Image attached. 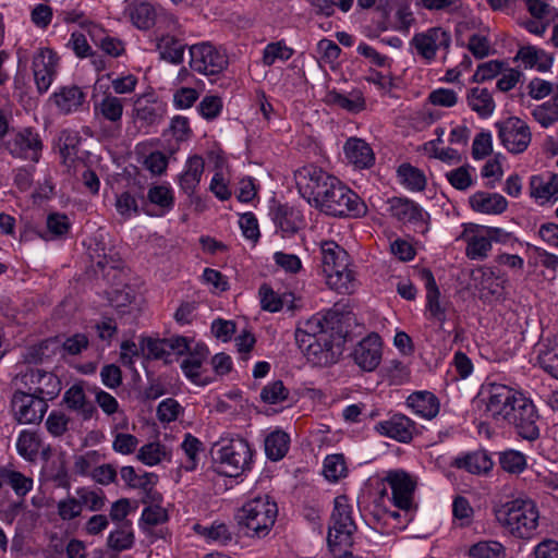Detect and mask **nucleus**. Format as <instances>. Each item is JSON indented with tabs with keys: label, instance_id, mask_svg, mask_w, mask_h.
I'll list each match as a JSON object with an SVG mask.
<instances>
[{
	"label": "nucleus",
	"instance_id": "nucleus-1",
	"mask_svg": "<svg viewBox=\"0 0 558 558\" xmlns=\"http://www.w3.org/2000/svg\"><path fill=\"white\" fill-rule=\"evenodd\" d=\"M278 515V506L269 496L246 501L235 513L239 532L247 537L263 538L269 534Z\"/></svg>",
	"mask_w": 558,
	"mask_h": 558
},
{
	"label": "nucleus",
	"instance_id": "nucleus-2",
	"mask_svg": "<svg viewBox=\"0 0 558 558\" xmlns=\"http://www.w3.org/2000/svg\"><path fill=\"white\" fill-rule=\"evenodd\" d=\"M495 517L510 535L529 539L536 533L539 513L533 500L517 498L496 509Z\"/></svg>",
	"mask_w": 558,
	"mask_h": 558
},
{
	"label": "nucleus",
	"instance_id": "nucleus-3",
	"mask_svg": "<svg viewBox=\"0 0 558 558\" xmlns=\"http://www.w3.org/2000/svg\"><path fill=\"white\" fill-rule=\"evenodd\" d=\"M356 524L352 518V506L344 495L335 498L327 542L338 558H354L349 548L353 545Z\"/></svg>",
	"mask_w": 558,
	"mask_h": 558
},
{
	"label": "nucleus",
	"instance_id": "nucleus-4",
	"mask_svg": "<svg viewBox=\"0 0 558 558\" xmlns=\"http://www.w3.org/2000/svg\"><path fill=\"white\" fill-rule=\"evenodd\" d=\"M214 459V470L219 475L238 477L253 465L254 449L243 437L221 439Z\"/></svg>",
	"mask_w": 558,
	"mask_h": 558
},
{
	"label": "nucleus",
	"instance_id": "nucleus-5",
	"mask_svg": "<svg viewBox=\"0 0 558 558\" xmlns=\"http://www.w3.org/2000/svg\"><path fill=\"white\" fill-rule=\"evenodd\" d=\"M323 270L327 284L339 293H352L356 281L354 272L349 269V255L333 241L322 243Z\"/></svg>",
	"mask_w": 558,
	"mask_h": 558
},
{
	"label": "nucleus",
	"instance_id": "nucleus-6",
	"mask_svg": "<svg viewBox=\"0 0 558 558\" xmlns=\"http://www.w3.org/2000/svg\"><path fill=\"white\" fill-rule=\"evenodd\" d=\"M313 207L332 217H361L367 210L362 198L338 178Z\"/></svg>",
	"mask_w": 558,
	"mask_h": 558
},
{
	"label": "nucleus",
	"instance_id": "nucleus-7",
	"mask_svg": "<svg viewBox=\"0 0 558 558\" xmlns=\"http://www.w3.org/2000/svg\"><path fill=\"white\" fill-rule=\"evenodd\" d=\"M294 180L300 195L313 207L327 193L337 177L308 163L294 171Z\"/></svg>",
	"mask_w": 558,
	"mask_h": 558
},
{
	"label": "nucleus",
	"instance_id": "nucleus-8",
	"mask_svg": "<svg viewBox=\"0 0 558 558\" xmlns=\"http://www.w3.org/2000/svg\"><path fill=\"white\" fill-rule=\"evenodd\" d=\"M352 316H306L298 323V330L308 339L318 338L323 333L333 335L338 340L353 339Z\"/></svg>",
	"mask_w": 558,
	"mask_h": 558
},
{
	"label": "nucleus",
	"instance_id": "nucleus-9",
	"mask_svg": "<svg viewBox=\"0 0 558 558\" xmlns=\"http://www.w3.org/2000/svg\"><path fill=\"white\" fill-rule=\"evenodd\" d=\"M521 438L534 441L539 438V414L533 401L524 395L517 398L505 420Z\"/></svg>",
	"mask_w": 558,
	"mask_h": 558
},
{
	"label": "nucleus",
	"instance_id": "nucleus-10",
	"mask_svg": "<svg viewBox=\"0 0 558 558\" xmlns=\"http://www.w3.org/2000/svg\"><path fill=\"white\" fill-rule=\"evenodd\" d=\"M352 339H336L333 335L323 333L315 339H307L304 355L313 366L327 367L336 364L342 354L343 344Z\"/></svg>",
	"mask_w": 558,
	"mask_h": 558
},
{
	"label": "nucleus",
	"instance_id": "nucleus-11",
	"mask_svg": "<svg viewBox=\"0 0 558 558\" xmlns=\"http://www.w3.org/2000/svg\"><path fill=\"white\" fill-rule=\"evenodd\" d=\"M190 66L193 71L211 76L218 75L228 66V57L210 43L195 44L190 47Z\"/></svg>",
	"mask_w": 558,
	"mask_h": 558
},
{
	"label": "nucleus",
	"instance_id": "nucleus-12",
	"mask_svg": "<svg viewBox=\"0 0 558 558\" xmlns=\"http://www.w3.org/2000/svg\"><path fill=\"white\" fill-rule=\"evenodd\" d=\"M502 146L511 154H521L529 147L532 134L530 126L518 117H509L495 123Z\"/></svg>",
	"mask_w": 558,
	"mask_h": 558
},
{
	"label": "nucleus",
	"instance_id": "nucleus-13",
	"mask_svg": "<svg viewBox=\"0 0 558 558\" xmlns=\"http://www.w3.org/2000/svg\"><path fill=\"white\" fill-rule=\"evenodd\" d=\"M4 148L14 158L38 162L43 142L37 132L32 128H24L3 143Z\"/></svg>",
	"mask_w": 558,
	"mask_h": 558
},
{
	"label": "nucleus",
	"instance_id": "nucleus-14",
	"mask_svg": "<svg viewBox=\"0 0 558 558\" xmlns=\"http://www.w3.org/2000/svg\"><path fill=\"white\" fill-rule=\"evenodd\" d=\"M167 113V105L159 100L154 94H145L137 97L133 105V118L140 129L145 133L149 129L159 125Z\"/></svg>",
	"mask_w": 558,
	"mask_h": 558
},
{
	"label": "nucleus",
	"instance_id": "nucleus-15",
	"mask_svg": "<svg viewBox=\"0 0 558 558\" xmlns=\"http://www.w3.org/2000/svg\"><path fill=\"white\" fill-rule=\"evenodd\" d=\"M392 494V502L400 510L410 511L414 508L415 480L403 470H392L385 476Z\"/></svg>",
	"mask_w": 558,
	"mask_h": 558
},
{
	"label": "nucleus",
	"instance_id": "nucleus-16",
	"mask_svg": "<svg viewBox=\"0 0 558 558\" xmlns=\"http://www.w3.org/2000/svg\"><path fill=\"white\" fill-rule=\"evenodd\" d=\"M15 420L20 424H34L43 420L48 404L29 392L15 391L11 401Z\"/></svg>",
	"mask_w": 558,
	"mask_h": 558
},
{
	"label": "nucleus",
	"instance_id": "nucleus-17",
	"mask_svg": "<svg viewBox=\"0 0 558 558\" xmlns=\"http://www.w3.org/2000/svg\"><path fill=\"white\" fill-rule=\"evenodd\" d=\"M389 211L393 218L417 227L418 232L426 234L430 216L415 202L407 197H392L388 199Z\"/></svg>",
	"mask_w": 558,
	"mask_h": 558
},
{
	"label": "nucleus",
	"instance_id": "nucleus-18",
	"mask_svg": "<svg viewBox=\"0 0 558 558\" xmlns=\"http://www.w3.org/2000/svg\"><path fill=\"white\" fill-rule=\"evenodd\" d=\"M450 45L451 35L442 27H430L426 32L416 33L411 39V46L428 62L436 58L439 48L448 50Z\"/></svg>",
	"mask_w": 558,
	"mask_h": 558
},
{
	"label": "nucleus",
	"instance_id": "nucleus-19",
	"mask_svg": "<svg viewBox=\"0 0 558 558\" xmlns=\"http://www.w3.org/2000/svg\"><path fill=\"white\" fill-rule=\"evenodd\" d=\"M381 356L383 342L376 332H371L364 337L352 352L354 363L364 372L375 371L380 364Z\"/></svg>",
	"mask_w": 558,
	"mask_h": 558
},
{
	"label": "nucleus",
	"instance_id": "nucleus-20",
	"mask_svg": "<svg viewBox=\"0 0 558 558\" xmlns=\"http://www.w3.org/2000/svg\"><path fill=\"white\" fill-rule=\"evenodd\" d=\"M523 393L506 385L490 384L487 390L486 411L495 420H506L517 398Z\"/></svg>",
	"mask_w": 558,
	"mask_h": 558
},
{
	"label": "nucleus",
	"instance_id": "nucleus-21",
	"mask_svg": "<svg viewBox=\"0 0 558 558\" xmlns=\"http://www.w3.org/2000/svg\"><path fill=\"white\" fill-rule=\"evenodd\" d=\"M57 53L50 48H40L33 58V74L39 94L46 93L56 74L58 65Z\"/></svg>",
	"mask_w": 558,
	"mask_h": 558
},
{
	"label": "nucleus",
	"instance_id": "nucleus-22",
	"mask_svg": "<svg viewBox=\"0 0 558 558\" xmlns=\"http://www.w3.org/2000/svg\"><path fill=\"white\" fill-rule=\"evenodd\" d=\"M123 100L111 93H106L100 101L94 104V116L110 123L109 129H104V133L109 136H116L121 130L123 116Z\"/></svg>",
	"mask_w": 558,
	"mask_h": 558
},
{
	"label": "nucleus",
	"instance_id": "nucleus-23",
	"mask_svg": "<svg viewBox=\"0 0 558 558\" xmlns=\"http://www.w3.org/2000/svg\"><path fill=\"white\" fill-rule=\"evenodd\" d=\"M186 354L181 362L183 374L196 385L206 386L210 384L213 378L205 376L203 371V364L209 354L206 344L201 342L194 343L193 349Z\"/></svg>",
	"mask_w": 558,
	"mask_h": 558
},
{
	"label": "nucleus",
	"instance_id": "nucleus-24",
	"mask_svg": "<svg viewBox=\"0 0 558 558\" xmlns=\"http://www.w3.org/2000/svg\"><path fill=\"white\" fill-rule=\"evenodd\" d=\"M375 430L399 442H410L416 432V424L403 414H393L375 425Z\"/></svg>",
	"mask_w": 558,
	"mask_h": 558
},
{
	"label": "nucleus",
	"instance_id": "nucleus-25",
	"mask_svg": "<svg viewBox=\"0 0 558 558\" xmlns=\"http://www.w3.org/2000/svg\"><path fill=\"white\" fill-rule=\"evenodd\" d=\"M60 113L71 114L80 111L86 102V93L77 85L61 86L51 96Z\"/></svg>",
	"mask_w": 558,
	"mask_h": 558
},
{
	"label": "nucleus",
	"instance_id": "nucleus-26",
	"mask_svg": "<svg viewBox=\"0 0 558 558\" xmlns=\"http://www.w3.org/2000/svg\"><path fill=\"white\" fill-rule=\"evenodd\" d=\"M259 296L264 311L274 313L286 308L287 311L293 312L302 308V305L299 304L301 299L295 298L292 292H286L279 295L266 283L260 286Z\"/></svg>",
	"mask_w": 558,
	"mask_h": 558
},
{
	"label": "nucleus",
	"instance_id": "nucleus-27",
	"mask_svg": "<svg viewBox=\"0 0 558 558\" xmlns=\"http://www.w3.org/2000/svg\"><path fill=\"white\" fill-rule=\"evenodd\" d=\"M451 465L471 474L484 475L492 471L494 461L486 450H475L456 457Z\"/></svg>",
	"mask_w": 558,
	"mask_h": 558
},
{
	"label": "nucleus",
	"instance_id": "nucleus-28",
	"mask_svg": "<svg viewBox=\"0 0 558 558\" xmlns=\"http://www.w3.org/2000/svg\"><path fill=\"white\" fill-rule=\"evenodd\" d=\"M81 25L87 29L92 41L110 57H120L125 52L124 43L107 34L106 29L93 22H81Z\"/></svg>",
	"mask_w": 558,
	"mask_h": 558
},
{
	"label": "nucleus",
	"instance_id": "nucleus-29",
	"mask_svg": "<svg viewBox=\"0 0 558 558\" xmlns=\"http://www.w3.org/2000/svg\"><path fill=\"white\" fill-rule=\"evenodd\" d=\"M62 401L66 409L76 413L83 421L90 420L97 413L96 407L92 401L87 400L81 385L71 386L64 392Z\"/></svg>",
	"mask_w": 558,
	"mask_h": 558
},
{
	"label": "nucleus",
	"instance_id": "nucleus-30",
	"mask_svg": "<svg viewBox=\"0 0 558 558\" xmlns=\"http://www.w3.org/2000/svg\"><path fill=\"white\" fill-rule=\"evenodd\" d=\"M27 376L32 384L37 385L35 388H29L37 398L47 402V400H52L59 395L61 383L52 373L36 369L32 371Z\"/></svg>",
	"mask_w": 558,
	"mask_h": 558
},
{
	"label": "nucleus",
	"instance_id": "nucleus-31",
	"mask_svg": "<svg viewBox=\"0 0 558 558\" xmlns=\"http://www.w3.org/2000/svg\"><path fill=\"white\" fill-rule=\"evenodd\" d=\"M272 220L283 236L295 234L303 225L301 213L288 205H278L272 210Z\"/></svg>",
	"mask_w": 558,
	"mask_h": 558
},
{
	"label": "nucleus",
	"instance_id": "nucleus-32",
	"mask_svg": "<svg viewBox=\"0 0 558 558\" xmlns=\"http://www.w3.org/2000/svg\"><path fill=\"white\" fill-rule=\"evenodd\" d=\"M537 363L545 373L558 379V336L547 337L539 342Z\"/></svg>",
	"mask_w": 558,
	"mask_h": 558
},
{
	"label": "nucleus",
	"instance_id": "nucleus-33",
	"mask_svg": "<svg viewBox=\"0 0 558 558\" xmlns=\"http://www.w3.org/2000/svg\"><path fill=\"white\" fill-rule=\"evenodd\" d=\"M407 405L421 417L432 420L440 408L438 398L429 391H415L407 399Z\"/></svg>",
	"mask_w": 558,
	"mask_h": 558
},
{
	"label": "nucleus",
	"instance_id": "nucleus-34",
	"mask_svg": "<svg viewBox=\"0 0 558 558\" xmlns=\"http://www.w3.org/2000/svg\"><path fill=\"white\" fill-rule=\"evenodd\" d=\"M473 210L484 214L499 215L507 209V199L498 193L476 192L470 197Z\"/></svg>",
	"mask_w": 558,
	"mask_h": 558
},
{
	"label": "nucleus",
	"instance_id": "nucleus-35",
	"mask_svg": "<svg viewBox=\"0 0 558 558\" xmlns=\"http://www.w3.org/2000/svg\"><path fill=\"white\" fill-rule=\"evenodd\" d=\"M348 160L356 168L364 169L374 165L375 157L371 146L363 140L349 138L344 145Z\"/></svg>",
	"mask_w": 558,
	"mask_h": 558
},
{
	"label": "nucleus",
	"instance_id": "nucleus-36",
	"mask_svg": "<svg viewBox=\"0 0 558 558\" xmlns=\"http://www.w3.org/2000/svg\"><path fill=\"white\" fill-rule=\"evenodd\" d=\"M530 194L542 203L558 199V174L550 173L546 180L543 175H533L530 179Z\"/></svg>",
	"mask_w": 558,
	"mask_h": 558
},
{
	"label": "nucleus",
	"instance_id": "nucleus-37",
	"mask_svg": "<svg viewBox=\"0 0 558 558\" xmlns=\"http://www.w3.org/2000/svg\"><path fill=\"white\" fill-rule=\"evenodd\" d=\"M466 102L482 119L490 117L496 107L493 95L487 88H471L466 94Z\"/></svg>",
	"mask_w": 558,
	"mask_h": 558
},
{
	"label": "nucleus",
	"instance_id": "nucleus-38",
	"mask_svg": "<svg viewBox=\"0 0 558 558\" xmlns=\"http://www.w3.org/2000/svg\"><path fill=\"white\" fill-rule=\"evenodd\" d=\"M205 169V161L201 156L194 155L189 158L186 170L180 175V186L189 196H192L201 182Z\"/></svg>",
	"mask_w": 558,
	"mask_h": 558
},
{
	"label": "nucleus",
	"instance_id": "nucleus-39",
	"mask_svg": "<svg viewBox=\"0 0 558 558\" xmlns=\"http://www.w3.org/2000/svg\"><path fill=\"white\" fill-rule=\"evenodd\" d=\"M264 445L266 457L271 461H279L289 451L290 436L281 429H276L266 436Z\"/></svg>",
	"mask_w": 558,
	"mask_h": 558
},
{
	"label": "nucleus",
	"instance_id": "nucleus-40",
	"mask_svg": "<svg viewBox=\"0 0 558 558\" xmlns=\"http://www.w3.org/2000/svg\"><path fill=\"white\" fill-rule=\"evenodd\" d=\"M515 60H521L525 68L536 66L541 72L548 71L553 64L551 56L533 46L521 47L515 56Z\"/></svg>",
	"mask_w": 558,
	"mask_h": 558
},
{
	"label": "nucleus",
	"instance_id": "nucleus-41",
	"mask_svg": "<svg viewBox=\"0 0 558 558\" xmlns=\"http://www.w3.org/2000/svg\"><path fill=\"white\" fill-rule=\"evenodd\" d=\"M380 375L389 385L400 386L410 380L411 371L405 363L393 359L387 361L380 368Z\"/></svg>",
	"mask_w": 558,
	"mask_h": 558
},
{
	"label": "nucleus",
	"instance_id": "nucleus-42",
	"mask_svg": "<svg viewBox=\"0 0 558 558\" xmlns=\"http://www.w3.org/2000/svg\"><path fill=\"white\" fill-rule=\"evenodd\" d=\"M327 102L344 109L349 112L357 113L365 109V99L361 92H352L349 96L331 90L326 96Z\"/></svg>",
	"mask_w": 558,
	"mask_h": 558
},
{
	"label": "nucleus",
	"instance_id": "nucleus-43",
	"mask_svg": "<svg viewBox=\"0 0 558 558\" xmlns=\"http://www.w3.org/2000/svg\"><path fill=\"white\" fill-rule=\"evenodd\" d=\"M185 46L178 38L170 35L161 36L157 43V49L162 60L179 64L183 61Z\"/></svg>",
	"mask_w": 558,
	"mask_h": 558
},
{
	"label": "nucleus",
	"instance_id": "nucleus-44",
	"mask_svg": "<svg viewBox=\"0 0 558 558\" xmlns=\"http://www.w3.org/2000/svg\"><path fill=\"white\" fill-rule=\"evenodd\" d=\"M107 545L114 551L130 549L134 545V533L131 522H123L114 531H111L107 538Z\"/></svg>",
	"mask_w": 558,
	"mask_h": 558
},
{
	"label": "nucleus",
	"instance_id": "nucleus-45",
	"mask_svg": "<svg viewBox=\"0 0 558 558\" xmlns=\"http://www.w3.org/2000/svg\"><path fill=\"white\" fill-rule=\"evenodd\" d=\"M137 459L148 465L154 466L170 459V451L159 441H153L142 446L137 452Z\"/></svg>",
	"mask_w": 558,
	"mask_h": 558
},
{
	"label": "nucleus",
	"instance_id": "nucleus-46",
	"mask_svg": "<svg viewBox=\"0 0 558 558\" xmlns=\"http://www.w3.org/2000/svg\"><path fill=\"white\" fill-rule=\"evenodd\" d=\"M418 275H420V278L425 283L427 308L429 310L430 314H440V313L445 312V310H442L440 307V303H439L440 292H439V289L437 287V283H436V280H435V277H434L432 270L428 268H422L418 271Z\"/></svg>",
	"mask_w": 558,
	"mask_h": 558
},
{
	"label": "nucleus",
	"instance_id": "nucleus-47",
	"mask_svg": "<svg viewBox=\"0 0 558 558\" xmlns=\"http://www.w3.org/2000/svg\"><path fill=\"white\" fill-rule=\"evenodd\" d=\"M40 448V438L37 433L24 429L16 440L19 454L27 461H34Z\"/></svg>",
	"mask_w": 558,
	"mask_h": 558
},
{
	"label": "nucleus",
	"instance_id": "nucleus-48",
	"mask_svg": "<svg viewBox=\"0 0 558 558\" xmlns=\"http://www.w3.org/2000/svg\"><path fill=\"white\" fill-rule=\"evenodd\" d=\"M498 456L500 468L509 474H521L527 466L526 457L521 451L507 449L499 452Z\"/></svg>",
	"mask_w": 558,
	"mask_h": 558
},
{
	"label": "nucleus",
	"instance_id": "nucleus-49",
	"mask_svg": "<svg viewBox=\"0 0 558 558\" xmlns=\"http://www.w3.org/2000/svg\"><path fill=\"white\" fill-rule=\"evenodd\" d=\"M469 558H506V547L497 541H481L468 550Z\"/></svg>",
	"mask_w": 558,
	"mask_h": 558
},
{
	"label": "nucleus",
	"instance_id": "nucleus-50",
	"mask_svg": "<svg viewBox=\"0 0 558 558\" xmlns=\"http://www.w3.org/2000/svg\"><path fill=\"white\" fill-rule=\"evenodd\" d=\"M81 510L86 507L89 511H100L106 505V495L101 489L78 487L75 492Z\"/></svg>",
	"mask_w": 558,
	"mask_h": 558
},
{
	"label": "nucleus",
	"instance_id": "nucleus-51",
	"mask_svg": "<svg viewBox=\"0 0 558 558\" xmlns=\"http://www.w3.org/2000/svg\"><path fill=\"white\" fill-rule=\"evenodd\" d=\"M181 449L186 457L182 468L187 472L194 471L199 461V453L203 451V442L197 437L187 433L181 444Z\"/></svg>",
	"mask_w": 558,
	"mask_h": 558
},
{
	"label": "nucleus",
	"instance_id": "nucleus-52",
	"mask_svg": "<svg viewBox=\"0 0 558 558\" xmlns=\"http://www.w3.org/2000/svg\"><path fill=\"white\" fill-rule=\"evenodd\" d=\"M401 182L411 191L421 192L426 187V177L422 170L410 163H402L398 168Z\"/></svg>",
	"mask_w": 558,
	"mask_h": 558
},
{
	"label": "nucleus",
	"instance_id": "nucleus-53",
	"mask_svg": "<svg viewBox=\"0 0 558 558\" xmlns=\"http://www.w3.org/2000/svg\"><path fill=\"white\" fill-rule=\"evenodd\" d=\"M0 475L4 483L10 485L14 493L24 497L33 488V480L23 473L8 468H0Z\"/></svg>",
	"mask_w": 558,
	"mask_h": 558
},
{
	"label": "nucleus",
	"instance_id": "nucleus-54",
	"mask_svg": "<svg viewBox=\"0 0 558 558\" xmlns=\"http://www.w3.org/2000/svg\"><path fill=\"white\" fill-rule=\"evenodd\" d=\"M100 251L101 253L95 250L96 255L90 254L92 262L95 264L94 271L96 274L100 272L102 275L109 269H117L121 266V260L123 259L113 247L109 250L101 247Z\"/></svg>",
	"mask_w": 558,
	"mask_h": 558
},
{
	"label": "nucleus",
	"instance_id": "nucleus-55",
	"mask_svg": "<svg viewBox=\"0 0 558 558\" xmlns=\"http://www.w3.org/2000/svg\"><path fill=\"white\" fill-rule=\"evenodd\" d=\"M293 54L294 50L288 47L284 40H278L265 47L262 62L265 66H271L277 60L288 61Z\"/></svg>",
	"mask_w": 558,
	"mask_h": 558
},
{
	"label": "nucleus",
	"instance_id": "nucleus-56",
	"mask_svg": "<svg viewBox=\"0 0 558 558\" xmlns=\"http://www.w3.org/2000/svg\"><path fill=\"white\" fill-rule=\"evenodd\" d=\"M120 476L130 488H142L143 490L151 494V478L155 476L150 473H144L143 475L136 474L135 470L131 465L122 466L120 470Z\"/></svg>",
	"mask_w": 558,
	"mask_h": 558
},
{
	"label": "nucleus",
	"instance_id": "nucleus-57",
	"mask_svg": "<svg viewBox=\"0 0 558 558\" xmlns=\"http://www.w3.org/2000/svg\"><path fill=\"white\" fill-rule=\"evenodd\" d=\"M196 531L206 538L221 545H228L233 541L232 532L225 523L214 522L210 526H195Z\"/></svg>",
	"mask_w": 558,
	"mask_h": 558
},
{
	"label": "nucleus",
	"instance_id": "nucleus-58",
	"mask_svg": "<svg viewBox=\"0 0 558 558\" xmlns=\"http://www.w3.org/2000/svg\"><path fill=\"white\" fill-rule=\"evenodd\" d=\"M131 20L140 29H149L156 21V11L149 3L143 2L131 11Z\"/></svg>",
	"mask_w": 558,
	"mask_h": 558
},
{
	"label": "nucleus",
	"instance_id": "nucleus-59",
	"mask_svg": "<svg viewBox=\"0 0 558 558\" xmlns=\"http://www.w3.org/2000/svg\"><path fill=\"white\" fill-rule=\"evenodd\" d=\"M46 226L52 238L64 239L69 234L72 223L65 214L50 213L47 216Z\"/></svg>",
	"mask_w": 558,
	"mask_h": 558
},
{
	"label": "nucleus",
	"instance_id": "nucleus-60",
	"mask_svg": "<svg viewBox=\"0 0 558 558\" xmlns=\"http://www.w3.org/2000/svg\"><path fill=\"white\" fill-rule=\"evenodd\" d=\"M345 460L342 454H329L325 458L323 473L330 482H337L347 475Z\"/></svg>",
	"mask_w": 558,
	"mask_h": 558
},
{
	"label": "nucleus",
	"instance_id": "nucleus-61",
	"mask_svg": "<svg viewBox=\"0 0 558 558\" xmlns=\"http://www.w3.org/2000/svg\"><path fill=\"white\" fill-rule=\"evenodd\" d=\"M59 344L60 340L58 337L46 339L38 344L28 347L23 354V360L28 364L41 363L44 359L48 357L47 351L49 348Z\"/></svg>",
	"mask_w": 558,
	"mask_h": 558
},
{
	"label": "nucleus",
	"instance_id": "nucleus-62",
	"mask_svg": "<svg viewBox=\"0 0 558 558\" xmlns=\"http://www.w3.org/2000/svg\"><path fill=\"white\" fill-rule=\"evenodd\" d=\"M147 199L150 204L159 206L163 211L170 210L174 205V197L170 187L154 185L148 190Z\"/></svg>",
	"mask_w": 558,
	"mask_h": 558
},
{
	"label": "nucleus",
	"instance_id": "nucleus-63",
	"mask_svg": "<svg viewBox=\"0 0 558 558\" xmlns=\"http://www.w3.org/2000/svg\"><path fill=\"white\" fill-rule=\"evenodd\" d=\"M289 397V390L281 380H275L267 384L260 391V399L268 404H277L286 401Z\"/></svg>",
	"mask_w": 558,
	"mask_h": 558
},
{
	"label": "nucleus",
	"instance_id": "nucleus-64",
	"mask_svg": "<svg viewBox=\"0 0 558 558\" xmlns=\"http://www.w3.org/2000/svg\"><path fill=\"white\" fill-rule=\"evenodd\" d=\"M492 248L490 239L486 235H473L466 245V256L470 259H483Z\"/></svg>",
	"mask_w": 558,
	"mask_h": 558
}]
</instances>
